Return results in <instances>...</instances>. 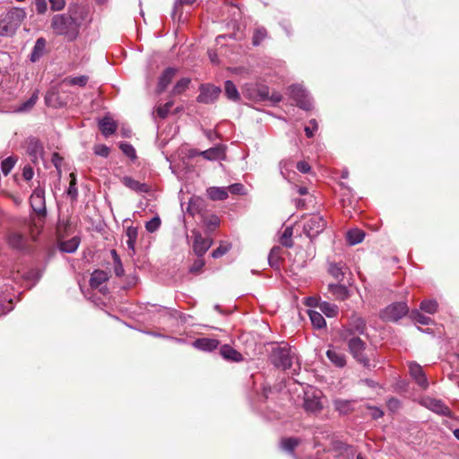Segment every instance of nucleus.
<instances>
[{"label": "nucleus", "instance_id": "nucleus-1", "mask_svg": "<svg viewBox=\"0 0 459 459\" xmlns=\"http://www.w3.org/2000/svg\"><path fill=\"white\" fill-rule=\"evenodd\" d=\"M88 8L82 4H70L65 13L56 14L51 19V28L56 35L74 41L80 33V28L88 20Z\"/></svg>", "mask_w": 459, "mask_h": 459}, {"label": "nucleus", "instance_id": "nucleus-2", "mask_svg": "<svg viewBox=\"0 0 459 459\" xmlns=\"http://www.w3.org/2000/svg\"><path fill=\"white\" fill-rule=\"evenodd\" d=\"M295 357L290 346L287 342L273 343L269 359L273 366L282 370L290 368Z\"/></svg>", "mask_w": 459, "mask_h": 459}, {"label": "nucleus", "instance_id": "nucleus-3", "mask_svg": "<svg viewBox=\"0 0 459 459\" xmlns=\"http://www.w3.org/2000/svg\"><path fill=\"white\" fill-rule=\"evenodd\" d=\"M26 13L23 9L13 8L0 19V36H12L21 26Z\"/></svg>", "mask_w": 459, "mask_h": 459}, {"label": "nucleus", "instance_id": "nucleus-4", "mask_svg": "<svg viewBox=\"0 0 459 459\" xmlns=\"http://www.w3.org/2000/svg\"><path fill=\"white\" fill-rule=\"evenodd\" d=\"M326 221L319 213H314L305 221L304 233L310 238L318 236L325 228Z\"/></svg>", "mask_w": 459, "mask_h": 459}, {"label": "nucleus", "instance_id": "nucleus-5", "mask_svg": "<svg viewBox=\"0 0 459 459\" xmlns=\"http://www.w3.org/2000/svg\"><path fill=\"white\" fill-rule=\"evenodd\" d=\"M322 393L320 390L309 387L304 393V409L310 413L319 412L323 409L321 402Z\"/></svg>", "mask_w": 459, "mask_h": 459}, {"label": "nucleus", "instance_id": "nucleus-6", "mask_svg": "<svg viewBox=\"0 0 459 459\" xmlns=\"http://www.w3.org/2000/svg\"><path fill=\"white\" fill-rule=\"evenodd\" d=\"M408 312L409 307L405 302H394L382 310L380 316L383 320L396 322Z\"/></svg>", "mask_w": 459, "mask_h": 459}, {"label": "nucleus", "instance_id": "nucleus-7", "mask_svg": "<svg viewBox=\"0 0 459 459\" xmlns=\"http://www.w3.org/2000/svg\"><path fill=\"white\" fill-rule=\"evenodd\" d=\"M349 350L353 358L366 368H370L371 364L364 351L365 342L359 337H353L349 340Z\"/></svg>", "mask_w": 459, "mask_h": 459}, {"label": "nucleus", "instance_id": "nucleus-8", "mask_svg": "<svg viewBox=\"0 0 459 459\" xmlns=\"http://www.w3.org/2000/svg\"><path fill=\"white\" fill-rule=\"evenodd\" d=\"M290 93L300 108L304 110H310L312 108L313 104L309 95L302 86L298 84L291 85L290 87Z\"/></svg>", "mask_w": 459, "mask_h": 459}, {"label": "nucleus", "instance_id": "nucleus-9", "mask_svg": "<svg viewBox=\"0 0 459 459\" xmlns=\"http://www.w3.org/2000/svg\"><path fill=\"white\" fill-rule=\"evenodd\" d=\"M221 90L220 87L212 84H202L197 101L204 104L213 103L220 96Z\"/></svg>", "mask_w": 459, "mask_h": 459}, {"label": "nucleus", "instance_id": "nucleus-10", "mask_svg": "<svg viewBox=\"0 0 459 459\" xmlns=\"http://www.w3.org/2000/svg\"><path fill=\"white\" fill-rule=\"evenodd\" d=\"M243 93L245 96L254 100L262 101L269 99V88L264 84L247 85Z\"/></svg>", "mask_w": 459, "mask_h": 459}, {"label": "nucleus", "instance_id": "nucleus-11", "mask_svg": "<svg viewBox=\"0 0 459 459\" xmlns=\"http://www.w3.org/2000/svg\"><path fill=\"white\" fill-rule=\"evenodd\" d=\"M193 236H194V244H193L194 253L198 257H202L212 245V240L210 238H204L202 236V234L198 231H193Z\"/></svg>", "mask_w": 459, "mask_h": 459}, {"label": "nucleus", "instance_id": "nucleus-12", "mask_svg": "<svg viewBox=\"0 0 459 459\" xmlns=\"http://www.w3.org/2000/svg\"><path fill=\"white\" fill-rule=\"evenodd\" d=\"M423 405L437 414L447 417L452 416L451 410L440 400L428 397L423 400Z\"/></svg>", "mask_w": 459, "mask_h": 459}, {"label": "nucleus", "instance_id": "nucleus-13", "mask_svg": "<svg viewBox=\"0 0 459 459\" xmlns=\"http://www.w3.org/2000/svg\"><path fill=\"white\" fill-rule=\"evenodd\" d=\"M26 151L30 157V160L32 162H37L39 158L43 154V146L39 139L30 137L26 141Z\"/></svg>", "mask_w": 459, "mask_h": 459}, {"label": "nucleus", "instance_id": "nucleus-14", "mask_svg": "<svg viewBox=\"0 0 459 459\" xmlns=\"http://www.w3.org/2000/svg\"><path fill=\"white\" fill-rule=\"evenodd\" d=\"M409 372L411 377L421 388L425 389L429 386L427 377L420 365L416 362H410Z\"/></svg>", "mask_w": 459, "mask_h": 459}, {"label": "nucleus", "instance_id": "nucleus-15", "mask_svg": "<svg viewBox=\"0 0 459 459\" xmlns=\"http://www.w3.org/2000/svg\"><path fill=\"white\" fill-rule=\"evenodd\" d=\"M327 291L331 295V298L336 300H345L350 296L348 288L339 283L328 284Z\"/></svg>", "mask_w": 459, "mask_h": 459}, {"label": "nucleus", "instance_id": "nucleus-16", "mask_svg": "<svg viewBox=\"0 0 459 459\" xmlns=\"http://www.w3.org/2000/svg\"><path fill=\"white\" fill-rule=\"evenodd\" d=\"M30 204L33 210L38 213L46 212L45 195L42 189L38 188L33 191L30 195Z\"/></svg>", "mask_w": 459, "mask_h": 459}, {"label": "nucleus", "instance_id": "nucleus-17", "mask_svg": "<svg viewBox=\"0 0 459 459\" xmlns=\"http://www.w3.org/2000/svg\"><path fill=\"white\" fill-rule=\"evenodd\" d=\"M177 70L172 67H169L161 74L158 86H157V91L158 93H161L166 90V88L169 86V84L171 82L172 79L176 75Z\"/></svg>", "mask_w": 459, "mask_h": 459}, {"label": "nucleus", "instance_id": "nucleus-18", "mask_svg": "<svg viewBox=\"0 0 459 459\" xmlns=\"http://www.w3.org/2000/svg\"><path fill=\"white\" fill-rule=\"evenodd\" d=\"M99 127L102 134L108 137L116 132L117 125L111 117H105L100 120Z\"/></svg>", "mask_w": 459, "mask_h": 459}, {"label": "nucleus", "instance_id": "nucleus-19", "mask_svg": "<svg viewBox=\"0 0 459 459\" xmlns=\"http://www.w3.org/2000/svg\"><path fill=\"white\" fill-rule=\"evenodd\" d=\"M121 182L128 188H130L131 190L136 192V193H147L150 189L149 186L144 184V183H141L130 177H124L122 179H121Z\"/></svg>", "mask_w": 459, "mask_h": 459}, {"label": "nucleus", "instance_id": "nucleus-20", "mask_svg": "<svg viewBox=\"0 0 459 459\" xmlns=\"http://www.w3.org/2000/svg\"><path fill=\"white\" fill-rule=\"evenodd\" d=\"M195 154H199L202 157H204L205 160H217L223 158L224 151L221 147L217 146V147H212V148H210L208 150H205V151H203L200 152H195L191 154V156L195 155Z\"/></svg>", "mask_w": 459, "mask_h": 459}, {"label": "nucleus", "instance_id": "nucleus-21", "mask_svg": "<svg viewBox=\"0 0 459 459\" xmlns=\"http://www.w3.org/2000/svg\"><path fill=\"white\" fill-rule=\"evenodd\" d=\"M354 400L334 399L333 406L340 414H348L354 410Z\"/></svg>", "mask_w": 459, "mask_h": 459}, {"label": "nucleus", "instance_id": "nucleus-22", "mask_svg": "<svg viewBox=\"0 0 459 459\" xmlns=\"http://www.w3.org/2000/svg\"><path fill=\"white\" fill-rule=\"evenodd\" d=\"M351 333L362 334L366 330L365 320L359 316H352L350 319L349 329Z\"/></svg>", "mask_w": 459, "mask_h": 459}, {"label": "nucleus", "instance_id": "nucleus-23", "mask_svg": "<svg viewBox=\"0 0 459 459\" xmlns=\"http://www.w3.org/2000/svg\"><path fill=\"white\" fill-rule=\"evenodd\" d=\"M220 353L225 359L228 360L238 362L243 359L241 353L228 344L222 345L221 347Z\"/></svg>", "mask_w": 459, "mask_h": 459}, {"label": "nucleus", "instance_id": "nucleus-24", "mask_svg": "<svg viewBox=\"0 0 459 459\" xmlns=\"http://www.w3.org/2000/svg\"><path fill=\"white\" fill-rule=\"evenodd\" d=\"M45 102L48 106L53 107V108H61L65 104V101H63L60 99L57 91L54 88L50 89L47 92V94L45 96Z\"/></svg>", "mask_w": 459, "mask_h": 459}, {"label": "nucleus", "instance_id": "nucleus-25", "mask_svg": "<svg viewBox=\"0 0 459 459\" xmlns=\"http://www.w3.org/2000/svg\"><path fill=\"white\" fill-rule=\"evenodd\" d=\"M47 41L44 38H39L36 40L32 52L30 54V60L36 62L39 60L45 54Z\"/></svg>", "mask_w": 459, "mask_h": 459}, {"label": "nucleus", "instance_id": "nucleus-26", "mask_svg": "<svg viewBox=\"0 0 459 459\" xmlns=\"http://www.w3.org/2000/svg\"><path fill=\"white\" fill-rule=\"evenodd\" d=\"M108 280V274L105 271L102 270H95L91 273V277L90 280V285L91 288H99L100 287L104 282H106Z\"/></svg>", "mask_w": 459, "mask_h": 459}, {"label": "nucleus", "instance_id": "nucleus-27", "mask_svg": "<svg viewBox=\"0 0 459 459\" xmlns=\"http://www.w3.org/2000/svg\"><path fill=\"white\" fill-rule=\"evenodd\" d=\"M326 356L332 363L339 368H342L346 364L345 355L337 350L329 349L326 351Z\"/></svg>", "mask_w": 459, "mask_h": 459}, {"label": "nucleus", "instance_id": "nucleus-28", "mask_svg": "<svg viewBox=\"0 0 459 459\" xmlns=\"http://www.w3.org/2000/svg\"><path fill=\"white\" fill-rule=\"evenodd\" d=\"M207 195L212 201H223L229 196L225 187L211 186L207 189Z\"/></svg>", "mask_w": 459, "mask_h": 459}, {"label": "nucleus", "instance_id": "nucleus-29", "mask_svg": "<svg viewBox=\"0 0 459 459\" xmlns=\"http://www.w3.org/2000/svg\"><path fill=\"white\" fill-rule=\"evenodd\" d=\"M219 345V342L215 339L201 338L195 342V346L202 351H211L215 350Z\"/></svg>", "mask_w": 459, "mask_h": 459}, {"label": "nucleus", "instance_id": "nucleus-30", "mask_svg": "<svg viewBox=\"0 0 459 459\" xmlns=\"http://www.w3.org/2000/svg\"><path fill=\"white\" fill-rule=\"evenodd\" d=\"M345 264L342 262L330 263L328 272L338 281H342L344 278Z\"/></svg>", "mask_w": 459, "mask_h": 459}, {"label": "nucleus", "instance_id": "nucleus-31", "mask_svg": "<svg viewBox=\"0 0 459 459\" xmlns=\"http://www.w3.org/2000/svg\"><path fill=\"white\" fill-rule=\"evenodd\" d=\"M88 81L89 77L87 75L67 76L62 80L61 83L68 86L84 87Z\"/></svg>", "mask_w": 459, "mask_h": 459}, {"label": "nucleus", "instance_id": "nucleus-32", "mask_svg": "<svg viewBox=\"0 0 459 459\" xmlns=\"http://www.w3.org/2000/svg\"><path fill=\"white\" fill-rule=\"evenodd\" d=\"M293 164L294 161L291 159L282 160L279 163L280 172L283 178H285L288 181L291 180L290 172L295 174V172L291 170L293 168Z\"/></svg>", "mask_w": 459, "mask_h": 459}, {"label": "nucleus", "instance_id": "nucleus-33", "mask_svg": "<svg viewBox=\"0 0 459 459\" xmlns=\"http://www.w3.org/2000/svg\"><path fill=\"white\" fill-rule=\"evenodd\" d=\"M224 91L227 98L232 101H238L240 98L239 92L233 83V82L228 80L225 82Z\"/></svg>", "mask_w": 459, "mask_h": 459}, {"label": "nucleus", "instance_id": "nucleus-34", "mask_svg": "<svg viewBox=\"0 0 459 459\" xmlns=\"http://www.w3.org/2000/svg\"><path fill=\"white\" fill-rule=\"evenodd\" d=\"M308 316L310 321L315 328L322 329L326 325V322L320 312L315 310H309Z\"/></svg>", "mask_w": 459, "mask_h": 459}, {"label": "nucleus", "instance_id": "nucleus-35", "mask_svg": "<svg viewBox=\"0 0 459 459\" xmlns=\"http://www.w3.org/2000/svg\"><path fill=\"white\" fill-rule=\"evenodd\" d=\"M39 99V91H35L30 99L22 102L16 109L18 112H27L30 110L36 104Z\"/></svg>", "mask_w": 459, "mask_h": 459}, {"label": "nucleus", "instance_id": "nucleus-36", "mask_svg": "<svg viewBox=\"0 0 459 459\" xmlns=\"http://www.w3.org/2000/svg\"><path fill=\"white\" fill-rule=\"evenodd\" d=\"M317 307L328 317L335 316L338 313V307L326 301L320 302Z\"/></svg>", "mask_w": 459, "mask_h": 459}, {"label": "nucleus", "instance_id": "nucleus-37", "mask_svg": "<svg viewBox=\"0 0 459 459\" xmlns=\"http://www.w3.org/2000/svg\"><path fill=\"white\" fill-rule=\"evenodd\" d=\"M137 230L135 228H133V227H130L127 229L126 230V237H127V240H126V246H127V248L131 251L130 255H134V246H135V242H136V238H137Z\"/></svg>", "mask_w": 459, "mask_h": 459}, {"label": "nucleus", "instance_id": "nucleus-38", "mask_svg": "<svg viewBox=\"0 0 459 459\" xmlns=\"http://www.w3.org/2000/svg\"><path fill=\"white\" fill-rule=\"evenodd\" d=\"M364 237V232L358 229L351 230L347 233V239L351 245H356L362 242Z\"/></svg>", "mask_w": 459, "mask_h": 459}, {"label": "nucleus", "instance_id": "nucleus-39", "mask_svg": "<svg viewBox=\"0 0 459 459\" xmlns=\"http://www.w3.org/2000/svg\"><path fill=\"white\" fill-rule=\"evenodd\" d=\"M280 254L281 247H274L271 249L268 255V263L273 268L279 269L280 267Z\"/></svg>", "mask_w": 459, "mask_h": 459}, {"label": "nucleus", "instance_id": "nucleus-40", "mask_svg": "<svg viewBox=\"0 0 459 459\" xmlns=\"http://www.w3.org/2000/svg\"><path fill=\"white\" fill-rule=\"evenodd\" d=\"M300 444V440L296 437L284 438L281 442V447L290 453H292L294 449Z\"/></svg>", "mask_w": 459, "mask_h": 459}, {"label": "nucleus", "instance_id": "nucleus-41", "mask_svg": "<svg viewBox=\"0 0 459 459\" xmlns=\"http://www.w3.org/2000/svg\"><path fill=\"white\" fill-rule=\"evenodd\" d=\"M9 244L15 248H22L25 243V238L23 235L14 232L9 236Z\"/></svg>", "mask_w": 459, "mask_h": 459}, {"label": "nucleus", "instance_id": "nucleus-42", "mask_svg": "<svg viewBox=\"0 0 459 459\" xmlns=\"http://www.w3.org/2000/svg\"><path fill=\"white\" fill-rule=\"evenodd\" d=\"M438 304L434 299H425L420 303V309L428 314H434L437 309Z\"/></svg>", "mask_w": 459, "mask_h": 459}, {"label": "nucleus", "instance_id": "nucleus-43", "mask_svg": "<svg viewBox=\"0 0 459 459\" xmlns=\"http://www.w3.org/2000/svg\"><path fill=\"white\" fill-rule=\"evenodd\" d=\"M79 239L76 238H73L68 241H65L61 244V250L65 253H74L79 247Z\"/></svg>", "mask_w": 459, "mask_h": 459}, {"label": "nucleus", "instance_id": "nucleus-44", "mask_svg": "<svg viewBox=\"0 0 459 459\" xmlns=\"http://www.w3.org/2000/svg\"><path fill=\"white\" fill-rule=\"evenodd\" d=\"M410 317L422 325H428L431 323V318L422 315L419 310H412L410 314Z\"/></svg>", "mask_w": 459, "mask_h": 459}, {"label": "nucleus", "instance_id": "nucleus-45", "mask_svg": "<svg viewBox=\"0 0 459 459\" xmlns=\"http://www.w3.org/2000/svg\"><path fill=\"white\" fill-rule=\"evenodd\" d=\"M267 37V31L264 28L260 27L255 29L252 38V43L254 46H259L263 40Z\"/></svg>", "mask_w": 459, "mask_h": 459}, {"label": "nucleus", "instance_id": "nucleus-46", "mask_svg": "<svg viewBox=\"0 0 459 459\" xmlns=\"http://www.w3.org/2000/svg\"><path fill=\"white\" fill-rule=\"evenodd\" d=\"M190 83V79L188 78H182L180 79L173 87L172 93L174 95L181 94L183 91H185Z\"/></svg>", "mask_w": 459, "mask_h": 459}, {"label": "nucleus", "instance_id": "nucleus-47", "mask_svg": "<svg viewBox=\"0 0 459 459\" xmlns=\"http://www.w3.org/2000/svg\"><path fill=\"white\" fill-rule=\"evenodd\" d=\"M16 160L13 157H8L4 160L1 163V169L4 176H7L10 171L13 169Z\"/></svg>", "mask_w": 459, "mask_h": 459}, {"label": "nucleus", "instance_id": "nucleus-48", "mask_svg": "<svg viewBox=\"0 0 459 459\" xmlns=\"http://www.w3.org/2000/svg\"><path fill=\"white\" fill-rule=\"evenodd\" d=\"M292 236V229L286 228L281 235V243L282 246L286 247H290L293 245V241L291 239Z\"/></svg>", "mask_w": 459, "mask_h": 459}, {"label": "nucleus", "instance_id": "nucleus-49", "mask_svg": "<svg viewBox=\"0 0 459 459\" xmlns=\"http://www.w3.org/2000/svg\"><path fill=\"white\" fill-rule=\"evenodd\" d=\"M119 147L123 153L129 157L130 159L134 160L136 158V152L132 144L127 143H122Z\"/></svg>", "mask_w": 459, "mask_h": 459}, {"label": "nucleus", "instance_id": "nucleus-50", "mask_svg": "<svg viewBox=\"0 0 459 459\" xmlns=\"http://www.w3.org/2000/svg\"><path fill=\"white\" fill-rule=\"evenodd\" d=\"M173 101H168L166 102L165 104L163 105H160L157 108V115L160 117V118H165L167 117V116L169 115V110L170 108H172L173 106Z\"/></svg>", "mask_w": 459, "mask_h": 459}, {"label": "nucleus", "instance_id": "nucleus-51", "mask_svg": "<svg viewBox=\"0 0 459 459\" xmlns=\"http://www.w3.org/2000/svg\"><path fill=\"white\" fill-rule=\"evenodd\" d=\"M71 181L70 186L67 190V195L71 196L73 199H75L78 195V191L76 188V178L74 173L70 174Z\"/></svg>", "mask_w": 459, "mask_h": 459}, {"label": "nucleus", "instance_id": "nucleus-52", "mask_svg": "<svg viewBox=\"0 0 459 459\" xmlns=\"http://www.w3.org/2000/svg\"><path fill=\"white\" fill-rule=\"evenodd\" d=\"M160 219L158 216L153 217L151 221L146 222L145 229L147 231L152 233L160 228Z\"/></svg>", "mask_w": 459, "mask_h": 459}, {"label": "nucleus", "instance_id": "nucleus-53", "mask_svg": "<svg viewBox=\"0 0 459 459\" xmlns=\"http://www.w3.org/2000/svg\"><path fill=\"white\" fill-rule=\"evenodd\" d=\"M94 154L100 157H108L109 154V148L105 144H97L93 148Z\"/></svg>", "mask_w": 459, "mask_h": 459}, {"label": "nucleus", "instance_id": "nucleus-54", "mask_svg": "<svg viewBox=\"0 0 459 459\" xmlns=\"http://www.w3.org/2000/svg\"><path fill=\"white\" fill-rule=\"evenodd\" d=\"M204 266V261L201 257L196 259L193 264L191 265L189 272L192 273H199L202 272L203 267Z\"/></svg>", "mask_w": 459, "mask_h": 459}, {"label": "nucleus", "instance_id": "nucleus-55", "mask_svg": "<svg viewBox=\"0 0 459 459\" xmlns=\"http://www.w3.org/2000/svg\"><path fill=\"white\" fill-rule=\"evenodd\" d=\"M50 4V8L53 12H58L65 8V0H48Z\"/></svg>", "mask_w": 459, "mask_h": 459}, {"label": "nucleus", "instance_id": "nucleus-56", "mask_svg": "<svg viewBox=\"0 0 459 459\" xmlns=\"http://www.w3.org/2000/svg\"><path fill=\"white\" fill-rule=\"evenodd\" d=\"M229 191L233 195H244L245 187L242 184L236 183L229 186Z\"/></svg>", "mask_w": 459, "mask_h": 459}, {"label": "nucleus", "instance_id": "nucleus-57", "mask_svg": "<svg viewBox=\"0 0 459 459\" xmlns=\"http://www.w3.org/2000/svg\"><path fill=\"white\" fill-rule=\"evenodd\" d=\"M317 129V123L316 119H311L309 121V126L305 127L306 135L308 138H311L314 135V131Z\"/></svg>", "mask_w": 459, "mask_h": 459}, {"label": "nucleus", "instance_id": "nucleus-58", "mask_svg": "<svg viewBox=\"0 0 459 459\" xmlns=\"http://www.w3.org/2000/svg\"><path fill=\"white\" fill-rule=\"evenodd\" d=\"M35 9L38 13L43 14L48 9V4L46 0H35Z\"/></svg>", "mask_w": 459, "mask_h": 459}, {"label": "nucleus", "instance_id": "nucleus-59", "mask_svg": "<svg viewBox=\"0 0 459 459\" xmlns=\"http://www.w3.org/2000/svg\"><path fill=\"white\" fill-rule=\"evenodd\" d=\"M229 249L230 248L228 246L221 245L219 247L212 251V255L213 258H219L225 255L229 251Z\"/></svg>", "mask_w": 459, "mask_h": 459}, {"label": "nucleus", "instance_id": "nucleus-60", "mask_svg": "<svg viewBox=\"0 0 459 459\" xmlns=\"http://www.w3.org/2000/svg\"><path fill=\"white\" fill-rule=\"evenodd\" d=\"M387 407L391 411L394 412L400 408V401L392 397L387 401Z\"/></svg>", "mask_w": 459, "mask_h": 459}, {"label": "nucleus", "instance_id": "nucleus-61", "mask_svg": "<svg viewBox=\"0 0 459 459\" xmlns=\"http://www.w3.org/2000/svg\"><path fill=\"white\" fill-rule=\"evenodd\" d=\"M34 171L31 167L26 166L22 170V177L25 180L29 181L33 178Z\"/></svg>", "mask_w": 459, "mask_h": 459}, {"label": "nucleus", "instance_id": "nucleus-62", "mask_svg": "<svg viewBox=\"0 0 459 459\" xmlns=\"http://www.w3.org/2000/svg\"><path fill=\"white\" fill-rule=\"evenodd\" d=\"M310 166L306 161H299L297 163V169L301 173H307L310 171Z\"/></svg>", "mask_w": 459, "mask_h": 459}, {"label": "nucleus", "instance_id": "nucleus-63", "mask_svg": "<svg viewBox=\"0 0 459 459\" xmlns=\"http://www.w3.org/2000/svg\"><path fill=\"white\" fill-rule=\"evenodd\" d=\"M369 409L371 410L370 415L374 420H377L384 415L383 411L377 407H370Z\"/></svg>", "mask_w": 459, "mask_h": 459}, {"label": "nucleus", "instance_id": "nucleus-64", "mask_svg": "<svg viewBox=\"0 0 459 459\" xmlns=\"http://www.w3.org/2000/svg\"><path fill=\"white\" fill-rule=\"evenodd\" d=\"M187 212L191 215H195V213L199 212V207L196 205V202L195 201L191 200L189 202V204H188V207H187Z\"/></svg>", "mask_w": 459, "mask_h": 459}]
</instances>
